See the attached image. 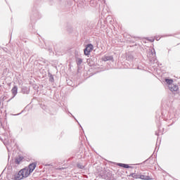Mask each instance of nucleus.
I'll return each instance as SVG.
<instances>
[{"instance_id": "obj_1", "label": "nucleus", "mask_w": 180, "mask_h": 180, "mask_svg": "<svg viewBox=\"0 0 180 180\" xmlns=\"http://www.w3.org/2000/svg\"><path fill=\"white\" fill-rule=\"evenodd\" d=\"M30 175V172H29V168L25 167L20 169L18 173L14 174L15 180H21L27 178Z\"/></svg>"}, {"instance_id": "obj_2", "label": "nucleus", "mask_w": 180, "mask_h": 180, "mask_svg": "<svg viewBox=\"0 0 180 180\" xmlns=\"http://www.w3.org/2000/svg\"><path fill=\"white\" fill-rule=\"evenodd\" d=\"M94 50V46L92 44H88L84 49L85 56H89L90 53Z\"/></svg>"}, {"instance_id": "obj_3", "label": "nucleus", "mask_w": 180, "mask_h": 180, "mask_svg": "<svg viewBox=\"0 0 180 180\" xmlns=\"http://www.w3.org/2000/svg\"><path fill=\"white\" fill-rule=\"evenodd\" d=\"M36 163H32L29 165L28 168V171L30 172V174H31L32 172H33V171H34V169H36Z\"/></svg>"}, {"instance_id": "obj_4", "label": "nucleus", "mask_w": 180, "mask_h": 180, "mask_svg": "<svg viewBox=\"0 0 180 180\" xmlns=\"http://www.w3.org/2000/svg\"><path fill=\"white\" fill-rule=\"evenodd\" d=\"M169 89L172 92H176L178 91L179 88L178 86L175 84H172V86H169Z\"/></svg>"}, {"instance_id": "obj_5", "label": "nucleus", "mask_w": 180, "mask_h": 180, "mask_svg": "<svg viewBox=\"0 0 180 180\" xmlns=\"http://www.w3.org/2000/svg\"><path fill=\"white\" fill-rule=\"evenodd\" d=\"M139 179L148 180L150 179V176H146L144 174H139Z\"/></svg>"}, {"instance_id": "obj_6", "label": "nucleus", "mask_w": 180, "mask_h": 180, "mask_svg": "<svg viewBox=\"0 0 180 180\" xmlns=\"http://www.w3.org/2000/svg\"><path fill=\"white\" fill-rule=\"evenodd\" d=\"M11 92H12L13 95L14 96H15V95L18 94V86H15L12 89Z\"/></svg>"}, {"instance_id": "obj_7", "label": "nucleus", "mask_w": 180, "mask_h": 180, "mask_svg": "<svg viewBox=\"0 0 180 180\" xmlns=\"http://www.w3.org/2000/svg\"><path fill=\"white\" fill-rule=\"evenodd\" d=\"M110 60H113V57H112V56H106L103 57V61H109Z\"/></svg>"}, {"instance_id": "obj_8", "label": "nucleus", "mask_w": 180, "mask_h": 180, "mask_svg": "<svg viewBox=\"0 0 180 180\" xmlns=\"http://www.w3.org/2000/svg\"><path fill=\"white\" fill-rule=\"evenodd\" d=\"M22 160H23V158H22V157L16 158L15 159V164H20V162H22Z\"/></svg>"}, {"instance_id": "obj_9", "label": "nucleus", "mask_w": 180, "mask_h": 180, "mask_svg": "<svg viewBox=\"0 0 180 180\" xmlns=\"http://www.w3.org/2000/svg\"><path fill=\"white\" fill-rule=\"evenodd\" d=\"M165 82H167V84H168L169 86H172V82H174V80H172L171 79H166Z\"/></svg>"}, {"instance_id": "obj_10", "label": "nucleus", "mask_w": 180, "mask_h": 180, "mask_svg": "<svg viewBox=\"0 0 180 180\" xmlns=\"http://www.w3.org/2000/svg\"><path fill=\"white\" fill-rule=\"evenodd\" d=\"M130 176L134 178L135 179H139V175H137L136 173H132L130 174Z\"/></svg>"}, {"instance_id": "obj_11", "label": "nucleus", "mask_w": 180, "mask_h": 180, "mask_svg": "<svg viewBox=\"0 0 180 180\" xmlns=\"http://www.w3.org/2000/svg\"><path fill=\"white\" fill-rule=\"evenodd\" d=\"M81 64H82V59H77V65H81Z\"/></svg>"}, {"instance_id": "obj_12", "label": "nucleus", "mask_w": 180, "mask_h": 180, "mask_svg": "<svg viewBox=\"0 0 180 180\" xmlns=\"http://www.w3.org/2000/svg\"><path fill=\"white\" fill-rule=\"evenodd\" d=\"M77 167L79 168H80L81 169H82V168H84V166L81 165H77Z\"/></svg>"}, {"instance_id": "obj_13", "label": "nucleus", "mask_w": 180, "mask_h": 180, "mask_svg": "<svg viewBox=\"0 0 180 180\" xmlns=\"http://www.w3.org/2000/svg\"><path fill=\"white\" fill-rule=\"evenodd\" d=\"M119 165L120 167H122L123 168L124 167V164L120 163Z\"/></svg>"}, {"instance_id": "obj_14", "label": "nucleus", "mask_w": 180, "mask_h": 180, "mask_svg": "<svg viewBox=\"0 0 180 180\" xmlns=\"http://www.w3.org/2000/svg\"><path fill=\"white\" fill-rule=\"evenodd\" d=\"M124 168H129V165L124 164Z\"/></svg>"}, {"instance_id": "obj_15", "label": "nucleus", "mask_w": 180, "mask_h": 180, "mask_svg": "<svg viewBox=\"0 0 180 180\" xmlns=\"http://www.w3.org/2000/svg\"><path fill=\"white\" fill-rule=\"evenodd\" d=\"M151 41H154V39H152Z\"/></svg>"}]
</instances>
